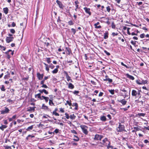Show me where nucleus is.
Segmentation results:
<instances>
[{
	"label": "nucleus",
	"mask_w": 149,
	"mask_h": 149,
	"mask_svg": "<svg viewBox=\"0 0 149 149\" xmlns=\"http://www.w3.org/2000/svg\"><path fill=\"white\" fill-rule=\"evenodd\" d=\"M137 91L135 90H133L132 91V95L133 96H136L137 95H141V90L137 89Z\"/></svg>",
	"instance_id": "f257e3e1"
},
{
	"label": "nucleus",
	"mask_w": 149,
	"mask_h": 149,
	"mask_svg": "<svg viewBox=\"0 0 149 149\" xmlns=\"http://www.w3.org/2000/svg\"><path fill=\"white\" fill-rule=\"evenodd\" d=\"M80 127L84 133L85 134H87L88 133V132L87 131V129L88 127L85 125H81Z\"/></svg>",
	"instance_id": "f03ea898"
},
{
	"label": "nucleus",
	"mask_w": 149,
	"mask_h": 149,
	"mask_svg": "<svg viewBox=\"0 0 149 149\" xmlns=\"http://www.w3.org/2000/svg\"><path fill=\"white\" fill-rule=\"evenodd\" d=\"M118 127L117 129V131L121 132L125 130V126L123 125H121L120 123H119Z\"/></svg>",
	"instance_id": "7ed1b4c3"
},
{
	"label": "nucleus",
	"mask_w": 149,
	"mask_h": 149,
	"mask_svg": "<svg viewBox=\"0 0 149 149\" xmlns=\"http://www.w3.org/2000/svg\"><path fill=\"white\" fill-rule=\"evenodd\" d=\"M136 82L139 85L145 84H147L148 81L143 79H141V80H136Z\"/></svg>",
	"instance_id": "20e7f679"
},
{
	"label": "nucleus",
	"mask_w": 149,
	"mask_h": 149,
	"mask_svg": "<svg viewBox=\"0 0 149 149\" xmlns=\"http://www.w3.org/2000/svg\"><path fill=\"white\" fill-rule=\"evenodd\" d=\"M10 111V110L8 108L6 107H4V109L1 111V113L2 114L8 113H9Z\"/></svg>",
	"instance_id": "39448f33"
},
{
	"label": "nucleus",
	"mask_w": 149,
	"mask_h": 149,
	"mask_svg": "<svg viewBox=\"0 0 149 149\" xmlns=\"http://www.w3.org/2000/svg\"><path fill=\"white\" fill-rule=\"evenodd\" d=\"M64 72L65 75V77L67 81H70L71 82H73L72 80L71 79V77L69 76L67 72L65 71H64Z\"/></svg>",
	"instance_id": "423d86ee"
},
{
	"label": "nucleus",
	"mask_w": 149,
	"mask_h": 149,
	"mask_svg": "<svg viewBox=\"0 0 149 149\" xmlns=\"http://www.w3.org/2000/svg\"><path fill=\"white\" fill-rule=\"evenodd\" d=\"M103 137V136L101 135L96 134L95 135L94 138V139L96 140H101L102 138Z\"/></svg>",
	"instance_id": "0eeeda50"
},
{
	"label": "nucleus",
	"mask_w": 149,
	"mask_h": 149,
	"mask_svg": "<svg viewBox=\"0 0 149 149\" xmlns=\"http://www.w3.org/2000/svg\"><path fill=\"white\" fill-rule=\"evenodd\" d=\"M56 3L58 5L59 7L61 9H63L64 6L62 3V2L58 0H56Z\"/></svg>",
	"instance_id": "6e6552de"
},
{
	"label": "nucleus",
	"mask_w": 149,
	"mask_h": 149,
	"mask_svg": "<svg viewBox=\"0 0 149 149\" xmlns=\"http://www.w3.org/2000/svg\"><path fill=\"white\" fill-rule=\"evenodd\" d=\"M14 38L13 36L7 37L6 38V41L7 43H10L13 40Z\"/></svg>",
	"instance_id": "1a4fd4ad"
},
{
	"label": "nucleus",
	"mask_w": 149,
	"mask_h": 149,
	"mask_svg": "<svg viewBox=\"0 0 149 149\" xmlns=\"http://www.w3.org/2000/svg\"><path fill=\"white\" fill-rule=\"evenodd\" d=\"M121 91L124 92V93L123 95H122L124 98H126L128 96V93L127 91L125 90V89L121 90Z\"/></svg>",
	"instance_id": "9d476101"
},
{
	"label": "nucleus",
	"mask_w": 149,
	"mask_h": 149,
	"mask_svg": "<svg viewBox=\"0 0 149 149\" xmlns=\"http://www.w3.org/2000/svg\"><path fill=\"white\" fill-rule=\"evenodd\" d=\"M84 9L86 13L88 14L89 16H90L91 14V13L90 12V8H87L86 7H85L84 8Z\"/></svg>",
	"instance_id": "9b49d317"
},
{
	"label": "nucleus",
	"mask_w": 149,
	"mask_h": 149,
	"mask_svg": "<svg viewBox=\"0 0 149 149\" xmlns=\"http://www.w3.org/2000/svg\"><path fill=\"white\" fill-rule=\"evenodd\" d=\"M65 48L66 49L65 52L68 55H70V54H72L71 50L70 48L66 47Z\"/></svg>",
	"instance_id": "f8f14e48"
},
{
	"label": "nucleus",
	"mask_w": 149,
	"mask_h": 149,
	"mask_svg": "<svg viewBox=\"0 0 149 149\" xmlns=\"http://www.w3.org/2000/svg\"><path fill=\"white\" fill-rule=\"evenodd\" d=\"M117 101L118 102L121 103L123 105H125L127 102V101L124 99L118 100Z\"/></svg>",
	"instance_id": "ddd939ff"
},
{
	"label": "nucleus",
	"mask_w": 149,
	"mask_h": 149,
	"mask_svg": "<svg viewBox=\"0 0 149 149\" xmlns=\"http://www.w3.org/2000/svg\"><path fill=\"white\" fill-rule=\"evenodd\" d=\"M37 75L39 80H42L43 78L44 74H40L39 72H37Z\"/></svg>",
	"instance_id": "4468645a"
},
{
	"label": "nucleus",
	"mask_w": 149,
	"mask_h": 149,
	"mask_svg": "<svg viewBox=\"0 0 149 149\" xmlns=\"http://www.w3.org/2000/svg\"><path fill=\"white\" fill-rule=\"evenodd\" d=\"M42 109L45 110H47L48 111H51V110L48 108L47 106L45 105V104H43L42 107Z\"/></svg>",
	"instance_id": "2eb2a0df"
},
{
	"label": "nucleus",
	"mask_w": 149,
	"mask_h": 149,
	"mask_svg": "<svg viewBox=\"0 0 149 149\" xmlns=\"http://www.w3.org/2000/svg\"><path fill=\"white\" fill-rule=\"evenodd\" d=\"M105 77H106V78L104 79V81H108L109 83H111L112 82V79L107 78L108 77L107 76H106Z\"/></svg>",
	"instance_id": "dca6fc26"
},
{
	"label": "nucleus",
	"mask_w": 149,
	"mask_h": 149,
	"mask_svg": "<svg viewBox=\"0 0 149 149\" xmlns=\"http://www.w3.org/2000/svg\"><path fill=\"white\" fill-rule=\"evenodd\" d=\"M100 120L102 121L105 122L107 120V118L105 116H103L100 117Z\"/></svg>",
	"instance_id": "f3484780"
},
{
	"label": "nucleus",
	"mask_w": 149,
	"mask_h": 149,
	"mask_svg": "<svg viewBox=\"0 0 149 149\" xmlns=\"http://www.w3.org/2000/svg\"><path fill=\"white\" fill-rule=\"evenodd\" d=\"M68 88L71 89H73L74 88V86L71 83H69L68 84Z\"/></svg>",
	"instance_id": "a211bd4d"
},
{
	"label": "nucleus",
	"mask_w": 149,
	"mask_h": 149,
	"mask_svg": "<svg viewBox=\"0 0 149 149\" xmlns=\"http://www.w3.org/2000/svg\"><path fill=\"white\" fill-rule=\"evenodd\" d=\"M72 105V106H75V107L74 108L75 110H77L78 109V104L77 103L75 102V103H73Z\"/></svg>",
	"instance_id": "6ab92c4d"
},
{
	"label": "nucleus",
	"mask_w": 149,
	"mask_h": 149,
	"mask_svg": "<svg viewBox=\"0 0 149 149\" xmlns=\"http://www.w3.org/2000/svg\"><path fill=\"white\" fill-rule=\"evenodd\" d=\"M108 31H106L104 33V39H107L108 38Z\"/></svg>",
	"instance_id": "aec40b11"
},
{
	"label": "nucleus",
	"mask_w": 149,
	"mask_h": 149,
	"mask_svg": "<svg viewBox=\"0 0 149 149\" xmlns=\"http://www.w3.org/2000/svg\"><path fill=\"white\" fill-rule=\"evenodd\" d=\"M8 9L7 7L3 8V11H4V13L6 14H7L8 13Z\"/></svg>",
	"instance_id": "412c9836"
},
{
	"label": "nucleus",
	"mask_w": 149,
	"mask_h": 149,
	"mask_svg": "<svg viewBox=\"0 0 149 149\" xmlns=\"http://www.w3.org/2000/svg\"><path fill=\"white\" fill-rule=\"evenodd\" d=\"M127 77L129 78L130 79L134 80V77L128 74H127Z\"/></svg>",
	"instance_id": "4be33fe9"
},
{
	"label": "nucleus",
	"mask_w": 149,
	"mask_h": 149,
	"mask_svg": "<svg viewBox=\"0 0 149 149\" xmlns=\"http://www.w3.org/2000/svg\"><path fill=\"white\" fill-rule=\"evenodd\" d=\"M35 107H29V108L27 110V111H35Z\"/></svg>",
	"instance_id": "5701e85b"
},
{
	"label": "nucleus",
	"mask_w": 149,
	"mask_h": 149,
	"mask_svg": "<svg viewBox=\"0 0 149 149\" xmlns=\"http://www.w3.org/2000/svg\"><path fill=\"white\" fill-rule=\"evenodd\" d=\"M76 117V116L74 114H72L70 115L69 118H70L71 119L73 120L75 119Z\"/></svg>",
	"instance_id": "b1692460"
},
{
	"label": "nucleus",
	"mask_w": 149,
	"mask_h": 149,
	"mask_svg": "<svg viewBox=\"0 0 149 149\" xmlns=\"http://www.w3.org/2000/svg\"><path fill=\"white\" fill-rule=\"evenodd\" d=\"M7 126L6 125H2L0 127V129L3 131L4 129L6 128Z\"/></svg>",
	"instance_id": "393cba45"
},
{
	"label": "nucleus",
	"mask_w": 149,
	"mask_h": 149,
	"mask_svg": "<svg viewBox=\"0 0 149 149\" xmlns=\"http://www.w3.org/2000/svg\"><path fill=\"white\" fill-rule=\"evenodd\" d=\"M33 125H32L31 126L28 127L27 129H26V130L27 131H30L33 128Z\"/></svg>",
	"instance_id": "a878e982"
},
{
	"label": "nucleus",
	"mask_w": 149,
	"mask_h": 149,
	"mask_svg": "<svg viewBox=\"0 0 149 149\" xmlns=\"http://www.w3.org/2000/svg\"><path fill=\"white\" fill-rule=\"evenodd\" d=\"M49 104L50 106H54V104L52 100H51L49 99Z\"/></svg>",
	"instance_id": "bb28decb"
},
{
	"label": "nucleus",
	"mask_w": 149,
	"mask_h": 149,
	"mask_svg": "<svg viewBox=\"0 0 149 149\" xmlns=\"http://www.w3.org/2000/svg\"><path fill=\"white\" fill-rule=\"evenodd\" d=\"M59 130L58 129H56L53 132V134H57V133H59Z\"/></svg>",
	"instance_id": "cd10ccee"
},
{
	"label": "nucleus",
	"mask_w": 149,
	"mask_h": 149,
	"mask_svg": "<svg viewBox=\"0 0 149 149\" xmlns=\"http://www.w3.org/2000/svg\"><path fill=\"white\" fill-rule=\"evenodd\" d=\"M109 143L107 146V149H109L110 148H111V149H113V146H111L110 145V141H109Z\"/></svg>",
	"instance_id": "c85d7f7f"
},
{
	"label": "nucleus",
	"mask_w": 149,
	"mask_h": 149,
	"mask_svg": "<svg viewBox=\"0 0 149 149\" xmlns=\"http://www.w3.org/2000/svg\"><path fill=\"white\" fill-rule=\"evenodd\" d=\"M146 115V114L145 113H138L137 115V116H142L143 117H144Z\"/></svg>",
	"instance_id": "c756f323"
},
{
	"label": "nucleus",
	"mask_w": 149,
	"mask_h": 149,
	"mask_svg": "<svg viewBox=\"0 0 149 149\" xmlns=\"http://www.w3.org/2000/svg\"><path fill=\"white\" fill-rule=\"evenodd\" d=\"M67 104H68L70 106H71L72 105V103H71V101H66V103L65 104V105H67Z\"/></svg>",
	"instance_id": "7c9ffc66"
},
{
	"label": "nucleus",
	"mask_w": 149,
	"mask_h": 149,
	"mask_svg": "<svg viewBox=\"0 0 149 149\" xmlns=\"http://www.w3.org/2000/svg\"><path fill=\"white\" fill-rule=\"evenodd\" d=\"M68 24L69 25H70V26L73 25L74 24V22H73V21H72L71 20H70L69 21H68Z\"/></svg>",
	"instance_id": "2f4dec72"
},
{
	"label": "nucleus",
	"mask_w": 149,
	"mask_h": 149,
	"mask_svg": "<svg viewBox=\"0 0 149 149\" xmlns=\"http://www.w3.org/2000/svg\"><path fill=\"white\" fill-rule=\"evenodd\" d=\"M34 137H35V136L34 135H29L26 138V139L27 140H29V137H30L31 138H32Z\"/></svg>",
	"instance_id": "473e14b6"
},
{
	"label": "nucleus",
	"mask_w": 149,
	"mask_h": 149,
	"mask_svg": "<svg viewBox=\"0 0 149 149\" xmlns=\"http://www.w3.org/2000/svg\"><path fill=\"white\" fill-rule=\"evenodd\" d=\"M74 137H75L76 138H77V139H73L74 141H78L79 140V138L77 136L74 135Z\"/></svg>",
	"instance_id": "72a5a7b5"
},
{
	"label": "nucleus",
	"mask_w": 149,
	"mask_h": 149,
	"mask_svg": "<svg viewBox=\"0 0 149 149\" xmlns=\"http://www.w3.org/2000/svg\"><path fill=\"white\" fill-rule=\"evenodd\" d=\"M10 74H7L4 77V79H8L10 77Z\"/></svg>",
	"instance_id": "f704fd0d"
},
{
	"label": "nucleus",
	"mask_w": 149,
	"mask_h": 149,
	"mask_svg": "<svg viewBox=\"0 0 149 149\" xmlns=\"http://www.w3.org/2000/svg\"><path fill=\"white\" fill-rule=\"evenodd\" d=\"M44 98V100H45L46 102H47L49 100V98L47 97H42Z\"/></svg>",
	"instance_id": "c9c22d12"
},
{
	"label": "nucleus",
	"mask_w": 149,
	"mask_h": 149,
	"mask_svg": "<svg viewBox=\"0 0 149 149\" xmlns=\"http://www.w3.org/2000/svg\"><path fill=\"white\" fill-rule=\"evenodd\" d=\"M1 87V91H4L6 90V89L5 88V86L4 85H2Z\"/></svg>",
	"instance_id": "e433bc0d"
},
{
	"label": "nucleus",
	"mask_w": 149,
	"mask_h": 149,
	"mask_svg": "<svg viewBox=\"0 0 149 149\" xmlns=\"http://www.w3.org/2000/svg\"><path fill=\"white\" fill-rule=\"evenodd\" d=\"M49 67L51 69H53L54 68L55 66L54 65H53L52 64L50 63V65H49Z\"/></svg>",
	"instance_id": "4c0bfd02"
},
{
	"label": "nucleus",
	"mask_w": 149,
	"mask_h": 149,
	"mask_svg": "<svg viewBox=\"0 0 149 149\" xmlns=\"http://www.w3.org/2000/svg\"><path fill=\"white\" fill-rule=\"evenodd\" d=\"M5 54L7 55V58L9 59L10 58V56L9 54L8 53V52H5Z\"/></svg>",
	"instance_id": "58836bf2"
},
{
	"label": "nucleus",
	"mask_w": 149,
	"mask_h": 149,
	"mask_svg": "<svg viewBox=\"0 0 149 149\" xmlns=\"http://www.w3.org/2000/svg\"><path fill=\"white\" fill-rule=\"evenodd\" d=\"M70 92H72L74 94L77 95L79 93V91H75L73 92H72L71 91H70Z\"/></svg>",
	"instance_id": "ea45409f"
},
{
	"label": "nucleus",
	"mask_w": 149,
	"mask_h": 149,
	"mask_svg": "<svg viewBox=\"0 0 149 149\" xmlns=\"http://www.w3.org/2000/svg\"><path fill=\"white\" fill-rule=\"evenodd\" d=\"M46 61L47 62L49 63V64L51 62V61H50L51 58H46Z\"/></svg>",
	"instance_id": "a19ab883"
},
{
	"label": "nucleus",
	"mask_w": 149,
	"mask_h": 149,
	"mask_svg": "<svg viewBox=\"0 0 149 149\" xmlns=\"http://www.w3.org/2000/svg\"><path fill=\"white\" fill-rule=\"evenodd\" d=\"M58 70L55 68L52 72L53 74H56L58 72Z\"/></svg>",
	"instance_id": "79ce46f5"
},
{
	"label": "nucleus",
	"mask_w": 149,
	"mask_h": 149,
	"mask_svg": "<svg viewBox=\"0 0 149 149\" xmlns=\"http://www.w3.org/2000/svg\"><path fill=\"white\" fill-rule=\"evenodd\" d=\"M65 115V117L67 119H69L70 118V116H69V115L66 112Z\"/></svg>",
	"instance_id": "37998d69"
},
{
	"label": "nucleus",
	"mask_w": 149,
	"mask_h": 149,
	"mask_svg": "<svg viewBox=\"0 0 149 149\" xmlns=\"http://www.w3.org/2000/svg\"><path fill=\"white\" fill-rule=\"evenodd\" d=\"M52 114L53 115H54L55 116H59V114L56 112L53 111Z\"/></svg>",
	"instance_id": "c03bdc74"
},
{
	"label": "nucleus",
	"mask_w": 149,
	"mask_h": 149,
	"mask_svg": "<svg viewBox=\"0 0 149 149\" xmlns=\"http://www.w3.org/2000/svg\"><path fill=\"white\" fill-rule=\"evenodd\" d=\"M109 92L112 95L114 94V90H109Z\"/></svg>",
	"instance_id": "a18cd8bd"
},
{
	"label": "nucleus",
	"mask_w": 149,
	"mask_h": 149,
	"mask_svg": "<svg viewBox=\"0 0 149 149\" xmlns=\"http://www.w3.org/2000/svg\"><path fill=\"white\" fill-rule=\"evenodd\" d=\"M111 27L113 29H115L116 27V25L113 22L111 24Z\"/></svg>",
	"instance_id": "49530a36"
},
{
	"label": "nucleus",
	"mask_w": 149,
	"mask_h": 149,
	"mask_svg": "<svg viewBox=\"0 0 149 149\" xmlns=\"http://www.w3.org/2000/svg\"><path fill=\"white\" fill-rule=\"evenodd\" d=\"M95 29H100L102 27L100 25L97 26V25H94Z\"/></svg>",
	"instance_id": "de8ad7c7"
},
{
	"label": "nucleus",
	"mask_w": 149,
	"mask_h": 149,
	"mask_svg": "<svg viewBox=\"0 0 149 149\" xmlns=\"http://www.w3.org/2000/svg\"><path fill=\"white\" fill-rule=\"evenodd\" d=\"M71 30L72 31L73 33V35H74L76 32V29L73 28H72L71 29Z\"/></svg>",
	"instance_id": "09e8293b"
},
{
	"label": "nucleus",
	"mask_w": 149,
	"mask_h": 149,
	"mask_svg": "<svg viewBox=\"0 0 149 149\" xmlns=\"http://www.w3.org/2000/svg\"><path fill=\"white\" fill-rule=\"evenodd\" d=\"M135 102H137V103L141 102V105H143V102L142 101H140L139 100H135Z\"/></svg>",
	"instance_id": "8fccbe9b"
},
{
	"label": "nucleus",
	"mask_w": 149,
	"mask_h": 149,
	"mask_svg": "<svg viewBox=\"0 0 149 149\" xmlns=\"http://www.w3.org/2000/svg\"><path fill=\"white\" fill-rule=\"evenodd\" d=\"M0 48L2 49V50L5 51L6 50V48L4 46H3L0 45Z\"/></svg>",
	"instance_id": "3c124183"
},
{
	"label": "nucleus",
	"mask_w": 149,
	"mask_h": 149,
	"mask_svg": "<svg viewBox=\"0 0 149 149\" xmlns=\"http://www.w3.org/2000/svg\"><path fill=\"white\" fill-rule=\"evenodd\" d=\"M41 87L47 88L48 87L46 84H44L41 86Z\"/></svg>",
	"instance_id": "603ef678"
},
{
	"label": "nucleus",
	"mask_w": 149,
	"mask_h": 149,
	"mask_svg": "<svg viewBox=\"0 0 149 149\" xmlns=\"http://www.w3.org/2000/svg\"><path fill=\"white\" fill-rule=\"evenodd\" d=\"M4 147L5 148V149H11V146H4Z\"/></svg>",
	"instance_id": "864d4df0"
},
{
	"label": "nucleus",
	"mask_w": 149,
	"mask_h": 149,
	"mask_svg": "<svg viewBox=\"0 0 149 149\" xmlns=\"http://www.w3.org/2000/svg\"><path fill=\"white\" fill-rule=\"evenodd\" d=\"M145 36V35L144 34V33H142L140 35V37L141 38H144V37Z\"/></svg>",
	"instance_id": "5fc2aeb1"
},
{
	"label": "nucleus",
	"mask_w": 149,
	"mask_h": 149,
	"mask_svg": "<svg viewBox=\"0 0 149 149\" xmlns=\"http://www.w3.org/2000/svg\"><path fill=\"white\" fill-rule=\"evenodd\" d=\"M106 8H107V11L108 12H110V11L111 10L110 6H107V7Z\"/></svg>",
	"instance_id": "6e6d98bb"
},
{
	"label": "nucleus",
	"mask_w": 149,
	"mask_h": 149,
	"mask_svg": "<svg viewBox=\"0 0 149 149\" xmlns=\"http://www.w3.org/2000/svg\"><path fill=\"white\" fill-rule=\"evenodd\" d=\"M104 52L107 56H109L110 55V54L106 50H104Z\"/></svg>",
	"instance_id": "4d7b16f0"
},
{
	"label": "nucleus",
	"mask_w": 149,
	"mask_h": 149,
	"mask_svg": "<svg viewBox=\"0 0 149 149\" xmlns=\"http://www.w3.org/2000/svg\"><path fill=\"white\" fill-rule=\"evenodd\" d=\"M43 93H44L45 94H48L49 93L48 91H47L45 89H43Z\"/></svg>",
	"instance_id": "13d9d810"
},
{
	"label": "nucleus",
	"mask_w": 149,
	"mask_h": 149,
	"mask_svg": "<svg viewBox=\"0 0 149 149\" xmlns=\"http://www.w3.org/2000/svg\"><path fill=\"white\" fill-rule=\"evenodd\" d=\"M10 32L13 34H14L15 33V31L13 29H10Z\"/></svg>",
	"instance_id": "bf43d9fd"
},
{
	"label": "nucleus",
	"mask_w": 149,
	"mask_h": 149,
	"mask_svg": "<svg viewBox=\"0 0 149 149\" xmlns=\"http://www.w3.org/2000/svg\"><path fill=\"white\" fill-rule=\"evenodd\" d=\"M41 94L40 93H39L37 94H36V95H37V96L38 97V98L40 99V98L41 97Z\"/></svg>",
	"instance_id": "052dcab7"
},
{
	"label": "nucleus",
	"mask_w": 149,
	"mask_h": 149,
	"mask_svg": "<svg viewBox=\"0 0 149 149\" xmlns=\"http://www.w3.org/2000/svg\"><path fill=\"white\" fill-rule=\"evenodd\" d=\"M136 41H134L133 40H131V43L132 45H135L136 44Z\"/></svg>",
	"instance_id": "680f3d73"
},
{
	"label": "nucleus",
	"mask_w": 149,
	"mask_h": 149,
	"mask_svg": "<svg viewBox=\"0 0 149 149\" xmlns=\"http://www.w3.org/2000/svg\"><path fill=\"white\" fill-rule=\"evenodd\" d=\"M130 29V28H127V34L129 35H130L131 34V33L130 32L129 30Z\"/></svg>",
	"instance_id": "e2e57ef3"
},
{
	"label": "nucleus",
	"mask_w": 149,
	"mask_h": 149,
	"mask_svg": "<svg viewBox=\"0 0 149 149\" xmlns=\"http://www.w3.org/2000/svg\"><path fill=\"white\" fill-rule=\"evenodd\" d=\"M71 132L74 134H77V132L75 130H71Z\"/></svg>",
	"instance_id": "0e129e2a"
},
{
	"label": "nucleus",
	"mask_w": 149,
	"mask_h": 149,
	"mask_svg": "<svg viewBox=\"0 0 149 149\" xmlns=\"http://www.w3.org/2000/svg\"><path fill=\"white\" fill-rule=\"evenodd\" d=\"M118 34V33H116L114 32H113L112 33V36L113 37L114 36H117Z\"/></svg>",
	"instance_id": "69168bd1"
},
{
	"label": "nucleus",
	"mask_w": 149,
	"mask_h": 149,
	"mask_svg": "<svg viewBox=\"0 0 149 149\" xmlns=\"http://www.w3.org/2000/svg\"><path fill=\"white\" fill-rule=\"evenodd\" d=\"M91 82L93 85H96V83L93 81L91 80Z\"/></svg>",
	"instance_id": "338daca9"
},
{
	"label": "nucleus",
	"mask_w": 149,
	"mask_h": 149,
	"mask_svg": "<svg viewBox=\"0 0 149 149\" xmlns=\"http://www.w3.org/2000/svg\"><path fill=\"white\" fill-rule=\"evenodd\" d=\"M60 111L62 113H64V109L61 108H60Z\"/></svg>",
	"instance_id": "774afa93"
}]
</instances>
